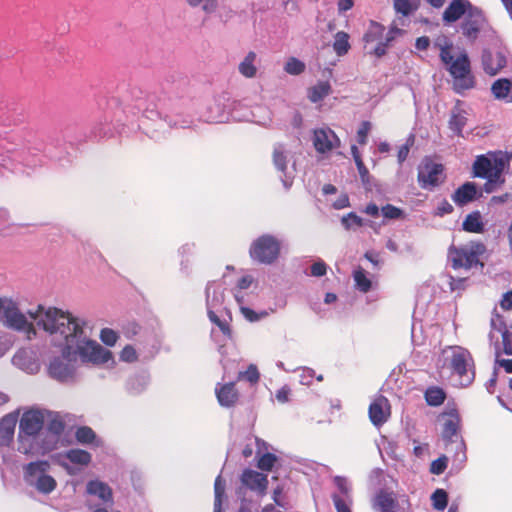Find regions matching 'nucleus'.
<instances>
[{
    "label": "nucleus",
    "mask_w": 512,
    "mask_h": 512,
    "mask_svg": "<svg viewBox=\"0 0 512 512\" xmlns=\"http://www.w3.org/2000/svg\"><path fill=\"white\" fill-rule=\"evenodd\" d=\"M273 163L275 165V167L281 171V172H285L286 169H287V157H286V154L284 152V150L282 149L281 146H278L276 148H274V151H273Z\"/></svg>",
    "instance_id": "obj_45"
},
{
    "label": "nucleus",
    "mask_w": 512,
    "mask_h": 512,
    "mask_svg": "<svg viewBox=\"0 0 512 512\" xmlns=\"http://www.w3.org/2000/svg\"><path fill=\"white\" fill-rule=\"evenodd\" d=\"M500 305L504 310L512 309V291L504 293Z\"/></svg>",
    "instance_id": "obj_62"
},
{
    "label": "nucleus",
    "mask_w": 512,
    "mask_h": 512,
    "mask_svg": "<svg viewBox=\"0 0 512 512\" xmlns=\"http://www.w3.org/2000/svg\"><path fill=\"white\" fill-rule=\"evenodd\" d=\"M440 51L439 56L446 69L453 77L454 90L457 93L471 89L475 85V80L471 74V66L468 55L463 52L454 59L453 43L446 37H438L434 43Z\"/></svg>",
    "instance_id": "obj_2"
},
{
    "label": "nucleus",
    "mask_w": 512,
    "mask_h": 512,
    "mask_svg": "<svg viewBox=\"0 0 512 512\" xmlns=\"http://www.w3.org/2000/svg\"><path fill=\"white\" fill-rule=\"evenodd\" d=\"M382 215L387 219H398L402 216L403 211L391 204H387L381 209Z\"/></svg>",
    "instance_id": "obj_51"
},
{
    "label": "nucleus",
    "mask_w": 512,
    "mask_h": 512,
    "mask_svg": "<svg viewBox=\"0 0 512 512\" xmlns=\"http://www.w3.org/2000/svg\"><path fill=\"white\" fill-rule=\"evenodd\" d=\"M372 507L378 512H404L392 492L380 490L374 497Z\"/></svg>",
    "instance_id": "obj_19"
},
{
    "label": "nucleus",
    "mask_w": 512,
    "mask_h": 512,
    "mask_svg": "<svg viewBox=\"0 0 512 512\" xmlns=\"http://www.w3.org/2000/svg\"><path fill=\"white\" fill-rule=\"evenodd\" d=\"M86 493L99 499L103 506L112 507L114 504L112 489L108 484L100 480L88 481Z\"/></svg>",
    "instance_id": "obj_18"
},
{
    "label": "nucleus",
    "mask_w": 512,
    "mask_h": 512,
    "mask_svg": "<svg viewBox=\"0 0 512 512\" xmlns=\"http://www.w3.org/2000/svg\"><path fill=\"white\" fill-rule=\"evenodd\" d=\"M240 482L246 489L264 496L267 493L268 477L267 475L256 470L246 468L240 476Z\"/></svg>",
    "instance_id": "obj_12"
},
{
    "label": "nucleus",
    "mask_w": 512,
    "mask_h": 512,
    "mask_svg": "<svg viewBox=\"0 0 512 512\" xmlns=\"http://www.w3.org/2000/svg\"><path fill=\"white\" fill-rule=\"evenodd\" d=\"M47 426L42 432L41 444L38 446L39 454H45L56 448L61 434L64 431L65 424L60 415L46 411Z\"/></svg>",
    "instance_id": "obj_9"
},
{
    "label": "nucleus",
    "mask_w": 512,
    "mask_h": 512,
    "mask_svg": "<svg viewBox=\"0 0 512 512\" xmlns=\"http://www.w3.org/2000/svg\"><path fill=\"white\" fill-rule=\"evenodd\" d=\"M214 512H222V504L225 498V481L219 475L214 482Z\"/></svg>",
    "instance_id": "obj_34"
},
{
    "label": "nucleus",
    "mask_w": 512,
    "mask_h": 512,
    "mask_svg": "<svg viewBox=\"0 0 512 512\" xmlns=\"http://www.w3.org/2000/svg\"><path fill=\"white\" fill-rule=\"evenodd\" d=\"M492 171V160L490 156L479 155L473 163V175L478 178H486Z\"/></svg>",
    "instance_id": "obj_26"
},
{
    "label": "nucleus",
    "mask_w": 512,
    "mask_h": 512,
    "mask_svg": "<svg viewBox=\"0 0 512 512\" xmlns=\"http://www.w3.org/2000/svg\"><path fill=\"white\" fill-rule=\"evenodd\" d=\"M313 145L317 152L326 153L340 145V140L330 128L314 130Z\"/></svg>",
    "instance_id": "obj_14"
},
{
    "label": "nucleus",
    "mask_w": 512,
    "mask_h": 512,
    "mask_svg": "<svg viewBox=\"0 0 512 512\" xmlns=\"http://www.w3.org/2000/svg\"><path fill=\"white\" fill-rule=\"evenodd\" d=\"M341 222L344 228L347 230L354 226L362 227L364 225L363 219L354 212H350L346 216H343Z\"/></svg>",
    "instance_id": "obj_47"
},
{
    "label": "nucleus",
    "mask_w": 512,
    "mask_h": 512,
    "mask_svg": "<svg viewBox=\"0 0 512 512\" xmlns=\"http://www.w3.org/2000/svg\"><path fill=\"white\" fill-rule=\"evenodd\" d=\"M451 375L457 376L463 387L470 385L475 379V362L471 353L462 347H453L445 360Z\"/></svg>",
    "instance_id": "obj_5"
},
{
    "label": "nucleus",
    "mask_w": 512,
    "mask_h": 512,
    "mask_svg": "<svg viewBox=\"0 0 512 512\" xmlns=\"http://www.w3.org/2000/svg\"><path fill=\"white\" fill-rule=\"evenodd\" d=\"M462 228L464 231L470 233H483L484 224L482 222L480 213L472 212L468 214L462 223Z\"/></svg>",
    "instance_id": "obj_32"
},
{
    "label": "nucleus",
    "mask_w": 512,
    "mask_h": 512,
    "mask_svg": "<svg viewBox=\"0 0 512 512\" xmlns=\"http://www.w3.org/2000/svg\"><path fill=\"white\" fill-rule=\"evenodd\" d=\"M485 179H487V181L485 182L483 189L486 193H493L505 183L503 175L497 172L491 171L489 176Z\"/></svg>",
    "instance_id": "obj_37"
},
{
    "label": "nucleus",
    "mask_w": 512,
    "mask_h": 512,
    "mask_svg": "<svg viewBox=\"0 0 512 512\" xmlns=\"http://www.w3.org/2000/svg\"><path fill=\"white\" fill-rule=\"evenodd\" d=\"M278 461V457L270 452L261 455L257 461V468L261 471H271Z\"/></svg>",
    "instance_id": "obj_42"
},
{
    "label": "nucleus",
    "mask_w": 512,
    "mask_h": 512,
    "mask_svg": "<svg viewBox=\"0 0 512 512\" xmlns=\"http://www.w3.org/2000/svg\"><path fill=\"white\" fill-rule=\"evenodd\" d=\"M337 488L345 495L349 494V487L345 478L337 476L334 479Z\"/></svg>",
    "instance_id": "obj_60"
},
{
    "label": "nucleus",
    "mask_w": 512,
    "mask_h": 512,
    "mask_svg": "<svg viewBox=\"0 0 512 512\" xmlns=\"http://www.w3.org/2000/svg\"><path fill=\"white\" fill-rule=\"evenodd\" d=\"M453 212V206L446 200H442L437 207L436 215L443 216Z\"/></svg>",
    "instance_id": "obj_56"
},
{
    "label": "nucleus",
    "mask_w": 512,
    "mask_h": 512,
    "mask_svg": "<svg viewBox=\"0 0 512 512\" xmlns=\"http://www.w3.org/2000/svg\"><path fill=\"white\" fill-rule=\"evenodd\" d=\"M259 378H260V374H259L258 368L254 364H250L246 371L239 372V374H238L239 380L244 379V380L250 382L251 384L257 383L259 381Z\"/></svg>",
    "instance_id": "obj_46"
},
{
    "label": "nucleus",
    "mask_w": 512,
    "mask_h": 512,
    "mask_svg": "<svg viewBox=\"0 0 512 512\" xmlns=\"http://www.w3.org/2000/svg\"><path fill=\"white\" fill-rule=\"evenodd\" d=\"M66 458L70 462L79 465H87L91 461V455L81 449H71L67 451Z\"/></svg>",
    "instance_id": "obj_39"
},
{
    "label": "nucleus",
    "mask_w": 512,
    "mask_h": 512,
    "mask_svg": "<svg viewBox=\"0 0 512 512\" xmlns=\"http://www.w3.org/2000/svg\"><path fill=\"white\" fill-rule=\"evenodd\" d=\"M444 419L442 428V437L445 441L452 442L453 437L458 436L460 429V416L456 408H448L441 415Z\"/></svg>",
    "instance_id": "obj_17"
},
{
    "label": "nucleus",
    "mask_w": 512,
    "mask_h": 512,
    "mask_svg": "<svg viewBox=\"0 0 512 512\" xmlns=\"http://www.w3.org/2000/svg\"><path fill=\"white\" fill-rule=\"evenodd\" d=\"M369 420L375 427H381L391 416V405L383 395H377L371 401L368 408Z\"/></svg>",
    "instance_id": "obj_11"
},
{
    "label": "nucleus",
    "mask_w": 512,
    "mask_h": 512,
    "mask_svg": "<svg viewBox=\"0 0 512 512\" xmlns=\"http://www.w3.org/2000/svg\"><path fill=\"white\" fill-rule=\"evenodd\" d=\"M432 505L436 510H444L448 504V494L443 489H436L431 496Z\"/></svg>",
    "instance_id": "obj_43"
},
{
    "label": "nucleus",
    "mask_w": 512,
    "mask_h": 512,
    "mask_svg": "<svg viewBox=\"0 0 512 512\" xmlns=\"http://www.w3.org/2000/svg\"><path fill=\"white\" fill-rule=\"evenodd\" d=\"M491 92L495 99L512 103V81L508 78H500L493 82Z\"/></svg>",
    "instance_id": "obj_25"
},
{
    "label": "nucleus",
    "mask_w": 512,
    "mask_h": 512,
    "mask_svg": "<svg viewBox=\"0 0 512 512\" xmlns=\"http://www.w3.org/2000/svg\"><path fill=\"white\" fill-rule=\"evenodd\" d=\"M474 6L469 0H452L443 12L445 23H453L472 10Z\"/></svg>",
    "instance_id": "obj_20"
},
{
    "label": "nucleus",
    "mask_w": 512,
    "mask_h": 512,
    "mask_svg": "<svg viewBox=\"0 0 512 512\" xmlns=\"http://www.w3.org/2000/svg\"><path fill=\"white\" fill-rule=\"evenodd\" d=\"M447 467V458L445 456L439 457L432 461L430 472L435 475L442 474Z\"/></svg>",
    "instance_id": "obj_52"
},
{
    "label": "nucleus",
    "mask_w": 512,
    "mask_h": 512,
    "mask_svg": "<svg viewBox=\"0 0 512 512\" xmlns=\"http://www.w3.org/2000/svg\"><path fill=\"white\" fill-rule=\"evenodd\" d=\"M13 364L27 374H36L40 370L38 354L31 348H23L12 358Z\"/></svg>",
    "instance_id": "obj_13"
},
{
    "label": "nucleus",
    "mask_w": 512,
    "mask_h": 512,
    "mask_svg": "<svg viewBox=\"0 0 512 512\" xmlns=\"http://www.w3.org/2000/svg\"><path fill=\"white\" fill-rule=\"evenodd\" d=\"M46 411L31 409L23 413L19 423V451L24 454H39Z\"/></svg>",
    "instance_id": "obj_3"
},
{
    "label": "nucleus",
    "mask_w": 512,
    "mask_h": 512,
    "mask_svg": "<svg viewBox=\"0 0 512 512\" xmlns=\"http://www.w3.org/2000/svg\"><path fill=\"white\" fill-rule=\"evenodd\" d=\"M284 70L290 75H300L305 71V64L295 57H290L284 66Z\"/></svg>",
    "instance_id": "obj_44"
},
{
    "label": "nucleus",
    "mask_w": 512,
    "mask_h": 512,
    "mask_svg": "<svg viewBox=\"0 0 512 512\" xmlns=\"http://www.w3.org/2000/svg\"><path fill=\"white\" fill-rule=\"evenodd\" d=\"M250 257L262 264H271L280 254V243L271 235H262L250 247Z\"/></svg>",
    "instance_id": "obj_7"
},
{
    "label": "nucleus",
    "mask_w": 512,
    "mask_h": 512,
    "mask_svg": "<svg viewBox=\"0 0 512 512\" xmlns=\"http://www.w3.org/2000/svg\"><path fill=\"white\" fill-rule=\"evenodd\" d=\"M464 111L460 108L455 107L448 122L449 128L457 135L462 136L463 128L467 123V118L464 115Z\"/></svg>",
    "instance_id": "obj_30"
},
{
    "label": "nucleus",
    "mask_w": 512,
    "mask_h": 512,
    "mask_svg": "<svg viewBox=\"0 0 512 512\" xmlns=\"http://www.w3.org/2000/svg\"><path fill=\"white\" fill-rule=\"evenodd\" d=\"M138 359V354L132 345H126L121 353L120 360L127 363H133Z\"/></svg>",
    "instance_id": "obj_49"
},
{
    "label": "nucleus",
    "mask_w": 512,
    "mask_h": 512,
    "mask_svg": "<svg viewBox=\"0 0 512 512\" xmlns=\"http://www.w3.org/2000/svg\"><path fill=\"white\" fill-rule=\"evenodd\" d=\"M484 71L494 76L498 74L507 64L506 56L501 51L484 50L482 54Z\"/></svg>",
    "instance_id": "obj_16"
},
{
    "label": "nucleus",
    "mask_w": 512,
    "mask_h": 512,
    "mask_svg": "<svg viewBox=\"0 0 512 512\" xmlns=\"http://www.w3.org/2000/svg\"><path fill=\"white\" fill-rule=\"evenodd\" d=\"M240 311L242 315L250 322H255L260 320L262 317L267 316V312H261L260 314L256 313L254 310L241 306Z\"/></svg>",
    "instance_id": "obj_53"
},
{
    "label": "nucleus",
    "mask_w": 512,
    "mask_h": 512,
    "mask_svg": "<svg viewBox=\"0 0 512 512\" xmlns=\"http://www.w3.org/2000/svg\"><path fill=\"white\" fill-rule=\"evenodd\" d=\"M371 130V123L369 121H363L357 131V141L360 145L367 143L368 134Z\"/></svg>",
    "instance_id": "obj_50"
},
{
    "label": "nucleus",
    "mask_w": 512,
    "mask_h": 512,
    "mask_svg": "<svg viewBox=\"0 0 512 512\" xmlns=\"http://www.w3.org/2000/svg\"><path fill=\"white\" fill-rule=\"evenodd\" d=\"M76 439L78 442L82 444H92L95 443L98 445V440L96 439L95 432L87 426H83L77 429L75 433Z\"/></svg>",
    "instance_id": "obj_40"
},
{
    "label": "nucleus",
    "mask_w": 512,
    "mask_h": 512,
    "mask_svg": "<svg viewBox=\"0 0 512 512\" xmlns=\"http://www.w3.org/2000/svg\"><path fill=\"white\" fill-rule=\"evenodd\" d=\"M351 46L349 35L344 31H338L334 36L333 49L338 56H344L348 53Z\"/></svg>",
    "instance_id": "obj_33"
},
{
    "label": "nucleus",
    "mask_w": 512,
    "mask_h": 512,
    "mask_svg": "<svg viewBox=\"0 0 512 512\" xmlns=\"http://www.w3.org/2000/svg\"><path fill=\"white\" fill-rule=\"evenodd\" d=\"M389 44L386 41H380L378 45L373 50V54H375L377 57H382L386 54L387 47Z\"/></svg>",
    "instance_id": "obj_63"
},
{
    "label": "nucleus",
    "mask_w": 512,
    "mask_h": 512,
    "mask_svg": "<svg viewBox=\"0 0 512 512\" xmlns=\"http://www.w3.org/2000/svg\"><path fill=\"white\" fill-rule=\"evenodd\" d=\"M486 246L480 241H470L466 244L456 246L450 245L447 252L448 260L454 270H469L477 265L481 267L484 263L480 257L485 254Z\"/></svg>",
    "instance_id": "obj_4"
},
{
    "label": "nucleus",
    "mask_w": 512,
    "mask_h": 512,
    "mask_svg": "<svg viewBox=\"0 0 512 512\" xmlns=\"http://www.w3.org/2000/svg\"><path fill=\"white\" fill-rule=\"evenodd\" d=\"M50 468L48 461L40 460L24 466V479L40 493L50 494L57 486L56 480L47 474Z\"/></svg>",
    "instance_id": "obj_6"
},
{
    "label": "nucleus",
    "mask_w": 512,
    "mask_h": 512,
    "mask_svg": "<svg viewBox=\"0 0 512 512\" xmlns=\"http://www.w3.org/2000/svg\"><path fill=\"white\" fill-rule=\"evenodd\" d=\"M491 327L492 330L501 333L503 352L507 355H512V332L507 329L506 323L500 315H496V318L491 320Z\"/></svg>",
    "instance_id": "obj_24"
},
{
    "label": "nucleus",
    "mask_w": 512,
    "mask_h": 512,
    "mask_svg": "<svg viewBox=\"0 0 512 512\" xmlns=\"http://www.w3.org/2000/svg\"><path fill=\"white\" fill-rule=\"evenodd\" d=\"M477 184L474 182H465L459 186L452 194L451 198L457 206H464L477 198Z\"/></svg>",
    "instance_id": "obj_22"
},
{
    "label": "nucleus",
    "mask_w": 512,
    "mask_h": 512,
    "mask_svg": "<svg viewBox=\"0 0 512 512\" xmlns=\"http://www.w3.org/2000/svg\"><path fill=\"white\" fill-rule=\"evenodd\" d=\"M420 0H394V8L397 13L408 16L419 7Z\"/></svg>",
    "instance_id": "obj_36"
},
{
    "label": "nucleus",
    "mask_w": 512,
    "mask_h": 512,
    "mask_svg": "<svg viewBox=\"0 0 512 512\" xmlns=\"http://www.w3.org/2000/svg\"><path fill=\"white\" fill-rule=\"evenodd\" d=\"M492 160V172L503 174L506 167L509 166L512 159V153L496 151L489 153Z\"/></svg>",
    "instance_id": "obj_28"
},
{
    "label": "nucleus",
    "mask_w": 512,
    "mask_h": 512,
    "mask_svg": "<svg viewBox=\"0 0 512 512\" xmlns=\"http://www.w3.org/2000/svg\"><path fill=\"white\" fill-rule=\"evenodd\" d=\"M215 394L219 404L226 408L235 406L239 399V393L234 382L218 384L215 388Z\"/></svg>",
    "instance_id": "obj_21"
},
{
    "label": "nucleus",
    "mask_w": 512,
    "mask_h": 512,
    "mask_svg": "<svg viewBox=\"0 0 512 512\" xmlns=\"http://www.w3.org/2000/svg\"><path fill=\"white\" fill-rule=\"evenodd\" d=\"M207 315L209 320L220 329L223 335L229 339L232 338V330L227 321L221 320L213 310H208Z\"/></svg>",
    "instance_id": "obj_41"
},
{
    "label": "nucleus",
    "mask_w": 512,
    "mask_h": 512,
    "mask_svg": "<svg viewBox=\"0 0 512 512\" xmlns=\"http://www.w3.org/2000/svg\"><path fill=\"white\" fill-rule=\"evenodd\" d=\"M28 315L39 328L51 337V343L61 349V356L50 361L48 373L57 381H72L76 376L77 358L82 363L94 365L114 362L112 352L96 341L90 340L78 318L54 307L39 305Z\"/></svg>",
    "instance_id": "obj_1"
},
{
    "label": "nucleus",
    "mask_w": 512,
    "mask_h": 512,
    "mask_svg": "<svg viewBox=\"0 0 512 512\" xmlns=\"http://www.w3.org/2000/svg\"><path fill=\"white\" fill-rule=\"evenodd\" d=\"M496 363L507 373H512V359H499V352H496Z\"/></svg>",
    "instance_id": "obj_59"
},
{
    "label": "nucleus",
    "mask_w": 512,
    "mask_h": 512,
    "mask_svg": "<svg viewBox=\"0 0 512 512\" xmlns=\"http://www.w3.org/2000/svg\"><path fill=\"white\" fill-rule=\"evenodd\" d=\"M353 278L355 286L359 291L367 293L371 289V280L366 276V272L362 267H358V269L354 271Z\"/></svg>",
    "instance_id": "obj_35"
},
{
    "label": "nucleus",
    "mask_w": 512,
    "mask_h": 512,
    "mask_svg": "<svg viewBox=\"0 0 512 512\" xmlns=\"http://www.w3.org/2000/svg\"><path fill=\"white\" fill-rule=\"evenodd\" d=\"M257 55L255 52L250 51L243 61L238 66L239 73L246 78H253L257 74V67L255 66Z\"/></svg>",
    "instance_id": "obj_31"
},
{
    "label": "nucleus",
    "mask_w": 512,
    "mask_h": 512,
    "mask_svg": "<svg viewBox=\"0 0 512 512\" xmlns=\"http://www.w3.org/2000/svg\"><path fill=\"white\" fill-rule=\"evenodd\" d=\"M385 31V27L377 22L372 21L365 33L363 39L366 43L381 40Z\"/></svg>",
    "instance_id": "obj_38"
},
{
    "label": "nucleus",
    "mask_w": 512,
    "mask_h": 512,
    "mask_svg": "<svg viewBox=\"0 0 512 512\" xmlns=\"http://www.w3.org/2000/svg\"><path fill=\"white\" fill-rule=\"evenodd\" d=\"M430 45V39L427 36H421L416 39L415 47L420 51L427 50Z\"/></svg>",
    "instance_id": "obj_61"
},
{
    "label": "nucleus",
    "mask_w": 512,
    "mask_h": 512,
    "mask_svg": "<svg viewBox=\"0 0 512 512\" xmlns=\"http://www.w3.org/2000/svg\"><path fill=\"white\" fill-rule=\"evenodd\" d=\"M446 392L444 389L438 386H430L424 393L426 403L432 407H438L442 405L446 400Z\"/></svg>",
    "instance_id": "obj_29"
},
{
    "label": "nucleus",
    "mask_w": 512,
    "mask_h": 512,
    "mask_svg": "<svg viewBox=\"0 0 512 512\" xmlns=\"http://www.w3.org/2000/svg\"><path fill=\"white\" fill-rule=\"evenodd\" d=\"M355 164L357 166V170L359 172L361 180L364 183L367 182L368 181V177H369V171H368L367 167L365 166L363 160L359 159L358 162L355 163Z\"/></svg>",
    "instance_id": "obj_57"
},
{
    "label": "nucleus",
    "mask_w": 512,
    "mask_h": 512,
    "mask_svg": "<svg viewBox=\"0 0 512 512\" xmlns=\"http://www.w3.org/2000/svg\"><path fill=\"white\" fill-rule=\"evenodd\" d=\"M17 416L7 414L0 420V446H8L13 439Z\"/></svg>",
    "instance_id": "obj_23"
},
{
    "label": "nucleus",
    "mask_w": 512,
    "mask_h": 512,
    "mask_svg": "<svg viewBox=\"0 0 512 512\" xmlns=\"http://www.w3.org/2000/svg\"><path fill=\"white\" fill-rule=\"evenodd\" d=\"M331 91V85L328 81H320L308 89V99L312 103H317L327 97Z\"/></svg>",
    "instance_id": "obj_27"
},
{
    "label": "nucleus",
    "mask_w": 512,
    "mask_h": 512,
    "mask_svg": "<svg viewBox=\"0 0 512 512\" xmlns=\"http://www.w3.org/2000/svg\"><path fill=\"white\" fill-rule=\"evenodd\" d=\"M332 500L337 512H351L350 505L341 496L333 494Z\"/></svg>",
    "instance_id": "obj_54"
},
{
    "label": "nucleus",
    "mask_w": 512,
    "mask_h": 512,
    "mask_svg": "<svg viewBox=\"0 0 512 512\" xmlns=\"http://www.w3.org/2000/svg\"><path fill=\"white\" fill-rule=\"evenodd\" d=\"M511 199H512L511 193L506 192V193H504L502 195L492 196L491 199H490V204L491 205L503 204V203L508 202Z\"/></svg>",
    "instance_id": "obj_58"
},
{
    "label": "nucleus",
    "mask_w": 512,
    "mask_h": 512,
    "mask_svg": "<svg viewBox=\"0 0 512 512\" xmlns=\"http://www.w3.org/2000/svg\"><path fill=\"white\" fill-rule=\"evenodd\" d=\"M327 272V265L323 261H318L311 266V275L315 277L324 276Z\"/></svg>",
    "instance_id": "obj_55"
},
{
    "label": "nucleus",
    "mask_w": 512,
    "mask_h": 512,
    "mask_svg": "<svg viewBox=\"0 0 512 512\" xmlns=\"http://www.w3.org/2000/svg\"><path fill=\"white\" fill-rule=\"evenodd\" d=\"M483 19L482 11L474 6L461 25L462 34L470 40H475L479 35Z\"/></svg>",
    "instance_id": "obj_15"
},
{
    "label": "nucleus",
    "mask_w": 512,
    "mask_h": 512,
    "mask_svg": "<svg viewBox=\"0 0 512 512\" xmlns=\"http://www.w3.org/2000/svg\"><path fill=\"white\" fill-rule=\"evenodd\" d=\"M417 179L421 188L432 190L444 182V166L440 163L427 160L420 167Z\"/></svg>",
    "instance_id": "obj_10"
},
{
    "label": "nucleus",
    "mask_w": 512,
    "mask_h": 512,
    "mask_svg": "<svg viewBox=\"0 0 512 512\" xmlns=\"http://www.w3.org/2000/svg\"><path fill=\"white\" fill-rule=\"evenodd\" d=\"M252 282L253 278L250 275H246L238 280L237 286L240 289H247L252 284Z\"/></svg>",
    "instance_id": "obj_64"
},
{
    "label": "nucleus",
    "mask_w": 512,
    "mask_h": 512,
    "mask_svg": "<svg viewBox=\"0 0 512 512\" xmlns=\"http://www.w3.org/2000/svg\"><path fill=\"white\" fill-rule=\"evenodd\" d=\"M118 337L117 332L110 328H103L100 332V339L107 346H114Z\"/></svg>",
    "instance_id": "obj_48"
},
{
    "label": "nucleus",
    "mask_w": 512,
    "mask_h": 512,
    "mask_svg": "<svg viewBox=\"0 0 512 512\" xmlns=\"http://www.w3.org/2000/svg\"><path fill=\"white\" fill-rule=\"evenodd\" d=\"M0 319L6 327L26 332L28 339L36 335L33 324L28 321L25 314L20 311L18 303L12 298H9Z\"/></svg>",
    "instance_id": "obj_8"
}]
</instances>
